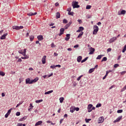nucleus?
<instances>
[{
	"mask_svg": "<svg viewBox=\"0 0 126 126\" xmlns=\"http://www.w3.org/2000/svg\"><path fill=\"white\" fill-rule=\"evenodd\" d=\"M93 29H94V31L93 32V34H94V35L96 34L97 33V32L99 31L98 27L96 25H94L93 27Z\"/></svg>",
	"mask_w": 126,
	"mask_h": 126,
	"instance_id": "obj_1",
	"label": "nucleus"
},
{
	"mask_svg": "<svg viewBox=\"0 0 126 126\" xmlns=\"http://www.w3.org/2000/svg\"><path fill=\"white\" fill-rule=\"evenodd\" d=\"M104 118L103 117H100L98 118V124H102L104 122Z\"/></svg>",
	"mask_w": 126,
	"mask_h": 126,
	"instance_id": "obj_2",
	"label": "nucleus"
},
{
	"mask_svg": "<svg viewBox=\"0 0 126 126\" xmlns=\"http://www.w3.org/2000/svg\"><path fill=\"white\" fill-rule=\"evenodd\" d=\"M23 26H13L12 27V29L13 30H19L20 29H23Z\"/></svg>",
	"mask_w": 126,
	"mask_h": 126,
	"instance_id": "obj_3",
	"label": "nucleus"
},
{
	"mask_svg": "<svg viewBox=\"0 0 126 126\" xmlns=\"http://www.w3.org/2000/svg\"><path fill=\"white\" fill-rule=\"evenodd\" d=\"M93 104H89L87 107L88 109V112L89 113H90L91 112H92V111H93L92 108H93Z\"/></svg>",
	"mask_w": 126,
	"mask_h": 126,
	"instance_id": "obj_4",
	"label": "nucleus"
},
{
	"mask_svg": "<svg viewBox=\"0 0 126 126\" xmlns=\"http://www.w3.org/2000/svg\"><path fill=\"white\" fill-rule=\"evenodd\" d=\"M32 82L29 78L26 79V84H32Z\"/></svg>",
	"mask_w": 126,
	"mask_h": 126,
	"instance_id": "obj_5",
	"label": "nucleus"
},
{
	"mask_svg": "<svg viewBox=\"0 0 126 126\" xmlns=\"http://www.w3.org/2000/svg\"><path fill=\"white\" fill-rule=\"evenodd\" d=\"M89 50H90V53H89V54L90 55H92L94 53V52H95V49L93 47H91L89 48Z\"/></svg>",
	"mask_w": 126,
	"mask_h": 126,
	"instance_id": "obj_6",
	"label": "nucleus"
},
{
	"mask_svg": "<svg viewBox=\"0 0 126 126\" xmlns=\"http://www.w3.org/2000/svg\"><path fill=\"white\" fill-rule=\"evenodd\" d=\"M73 8H79L80 7V5H78V2L75 1L73 4Z\"/></svg>",
	"mask_w": 126,
	"mask_h": 126,
	"instance_id": "obj_7",
	"label": "nucleus"
},
{
	"mask_svg": "<svg viewBox=\"0 0 126 126\" xmlns=\"http://www.w3.org/2000/svg\"><path fill=\"white\" fill-rule=\"evenodd\" d=\"M122 118H123V116H119L116 120H115L113 122V123H117V122H120V121H121V120H122Z\"/></svg>",
	"mask_w": 126,
	"mask_h": 126,
	"instance_id": "obj_8",
	"label": "nucleus"
},
{
	"mask_svg": "<svg viewBox=\"0 0 126 126\" xmlns=\"http://www.w3.org/2000/svg\"><path fill=\"white\" fill-rule=\"evenodd\" d=\"M117 38L116 37H113L109 40V43H111L116 40Z\"/></svg>",
	"mask_w": 126,
	"mask_h": 126,
	"instance_id": "obj_9",
	"label": "nucleus"
},
{
	"mask_svg": "<svg viewBox=\"0 0 126 126\" xmlns=\"http://www.w3.org/2000/svg\"><path fill=\"white\" fill-rule=\"evenodd\" d=\"M46 56H44L42 59H41V62H42V64H45L46 63Z\"/></svg>",
	"mask_w": 126,
	"mask_h": 126,
	"instance_id": "obj_10",
	"label": "nucleus"
},
{
	"mask_svg": "<svg viewBox=\"0 0 126 126\" xmlns=\"http://www.w3.org/2000/svg\"><path fill=\"white\" fill-rule=\"evenodd\" d=\"M64 29L63 28H61L60 29V33L59 34V36H61L62 34L64 33Z\"/></svg>",
	"mask_w": 126,
	"mask_h": 126,
	"instance_id": "obj_11",
	"label": "nucleus"
},
{
	"mask_svg": "<svg viewBox=\"0 0 126 126\" xmlns=\"http://www.w3.org/2000/svg\"><path fill=\"white\" fill-rule=\"evenodd\" d=\"M75 111V106H72L70 108V113H74Z\"/></svg>",
	"mask_w": 126,
	"mask_h": 126,
	"instance_id": "obj_12",
	"label": "nucleus"
},
{
	"mask_svg": "<svg viewBox=\"0 0 126 126\" xmlns=\"http://www.w3.org/2000/svg\"><path fill=\"white\" fill-rule=\"evenodd\" d=\"M37 38L38 40L39 41H41L43 39V36L42 35H38L37 36Z\"/></svg>",
	"mask_w": 126,
	"mask_h": 126,
	"instance_id": "obj_13",
	"label": "nucleus"
},
{
	"mask_svg": "<svg viewBox=\"0 0 126 126\" xmlns=\"http://www.w3.org/2000/svg\"><path fill=\"white\" fill-rule=\"evenodd\" d=\"M8 33H6L5 34H3L0 37V39H4L6 38V36L7 35Z\"/></svg>",
	"mask_w": 126,
	"mask_h": 126,
	"instance_id": "obj_14",
	"label": "nucleus"
},
{
	"mask_svg": "<svg viewBox=\"0 0 126 126\" xmlns=\"http://www.w3.org/2000/svg\"><path fill=\"white\" fill-rule=\"evenodd\" d=\"M42 124V121H39L36 123V124H35V126H40Z\"/></svg>",
	"mask_w": 126,
	"mask_h": 126,
	"instance_id": "obj_15",
	"label": "nucleus"
},
{
	"mask_svg": "<svg viewBox=\"0 0 126 126\" xmlns=\"http://www.w3.org/2000/svg\"><path fill=\"white\" fill-rule=\"evenodd\" d=\"M84 30V28L82 27L79 28V29L76 31L77 32H80L81 31H83Z\"/></svg>",
	"mask_w": 126,
	"mask_h": 126,
	"instance_id": "obj_16",
	"label": "nucleus"
},
{
	"mask_svg": "<svg viewBox=\"0 0 126 126\" xmlns=\"http://www.w3.org/2000/svg\"><path fill=\"white\" fill-rule=\"evenodd\" d=\"M27 119V117L26 116H24V117L22 118H20L19 120V122H23V121H24L25 120H26Z\"/></svg>",
	"mask_w": 126,
	"mask_h": 126,
	"instance_id": "obj_17",
	"label": "nucleus"
},
{
	"mask_svg": "<svg viewBox=\"0 0 126 126\" xmlns=\"http://www.w3.org/2000/svg\"><path fill=\"white\" fill-rule=\"evenodd\" d=\"M82 60V56H79L77 57V61L78 63H80L81 60Z\"/></svg>",
	"mask_w": 126,
	"mask_h": 126,
	"instance_id": "obj_18",
	"label": "nucleus"
},
{
	"mask_svg": "<svg viewBox=\"0 0 126 126\" xmlns=\"http://www.w3.org/2000/svg\"><path fill=\"white\" fill-rule=\"evenodd\" d=\"M38 80H39V78L38 77H36L33 80H32V83H35V82H37V81H38Z\"/></svg>",
	"mask_w": 126,
	"mask_h": 126,
	"instance_id": "obj_19",
	"label": "nucleus"
},
{
	"mask_svg": "<svg viewBox=\"0 0 126 126\" xmlns=\"http://www.w3.org/2000/svg\"><path fill=\"white\" fill-rule=\"evenodd\" d=\"M37 14V12L32 13L30 12L29 13H28V16H33Z\"/></svg>",
	"mask_w": 126,
	"mask_h": 126,
	"instance_id": "obj_20",
	"label": "nucleus"
},
{
	"mask_svg": "<svg viewBox=\"0 0 126 126\" xmlns=\"http://www.w3.org/2000/svg\"><path fill=\"white\" fill-rule=\"evenodd\" d=\"M56 19H59V18H60L61 17V14H60V13L59 12H57L56 13Z\"/></svg>",
	"mask_w": 126,
	"mask_h": 126,
	"instance_id": "obj_21",
	"label": "nucleus"
},
{
	"mask_svg": "<svg viewBox=\"0 0 126 126\" xmlns=\"http://www.w3.org/2000/svg\"><path fill=\"white\" fill-rule=\"evenodd\" d=\"M94 70L95 68H91L89 71V73H92V72H94Z\"/></svg>",
	"mask_w": 126,
	"mask_h": 126,
	"instance_id": "obj_22",
	"label": "nucleus"
},
{
	"mask_svg": "<svg viewBox=\"0 0 126 126\" xmlns=\"http://www.w3.org/2000/svg\"><path fill=\"white\" fill-rule=\"evenodd\" d=\"M103 56H104V55H98V56L96 57V60H100V59L102 58V57Z\"/></svg>",
	"mask_w": 126,
	"mask_h": 126,
	"instance_id": "obj_23",
	"label": "nucleus"
},
{
	"mask_svg": "<svg viewBox=\"0 0 126 126\" xmlns=\"http://www.w3.org/2000/svg\"><path fill=\"white\" fill-rule=\"evenodd\" d=\"M30 106L29 107L30 108L28 109V111H31V110H32V109H33V106L32 105V103H30Z\"/></svg>",
	"mask_w": 126,
	"mask_h": 126,
	"instance_id": "obj_24",
	"label": "nucleus"
},
{
	"mask_svg": "<svg viewBox=\"0 0 126 126\" xmlns=\"http://www.w3.org/2000/svg\"><path fill=\"white\" fill-rule=\"evenodd\" d=\"M53 92V90L49 91L48 92H46L44 93L45 95H47L48 94H50V93H52Z\"/></svg>",
	"mask_w": 126,
	"mask_h": 126,
	"instance_id": "obj_25",
	"label": "nucleus"
},
{
	"mask_svg": "<svg viewBox=\"0 0 126 126\" xmlns=\"http://www.w3.org/2000/svg\"><path fill=\"white\" fill-rule=\"evenodd\" d=\"M84 34V32H81L78 35L77 38H80V37H81Z\"/></svg>",
	"mask_w": 126,
	"mask_h": 126,
	"instance_id": "obj_26",
	"label": "nucleus"
},
{
	"mask_svg": "<svg viewBox=\"0 0 126 126\" xmlns=\"http://www.w3.org/2000/svg\"><path fill=\"white\" fill-rule=\"evenodd\" d=\"M43 99H39L37 100H35V103H37V104H39V103H41V102H43Z\"/></svg>",
	"mask_w": 126,
	"mask_h": 126,
	"instance_id": "obj_27",
	"label": "nucleus"
},
{
	"mask_svg": "<svg viewBox=\"0 0 126 126\" xmlns=\"http://www.w3.org/2000/svg\"><path fill=\"white\" fill-rule=\"evenodd\" d=\"M18 53L21 54H22L23 56H24L25 53L23 52V50L18 51Z\"/></svg>",
	"mask_w": 126,
	"mask_h": 126,
	"instance_id": "obj_28",
	"label": "nucleus"
},
{
	"mask_svg": "<svg viewBox=\"0 0 126 126\" xmlns=\"http://www.w3.org/2000/svg\"><path fill=\"white\" fill-rule=\"evenodd\" d=\"M60 103H63L64 101V97H60L59 99Z\"/></svg>",
	"mask_w": 126,
	"mask_h": 126,
	"instance_id": "obj_29",
	"label": "nucleus"
},
{
	"mask_svg": "<svg viewBox=\"0 0 126 126\" xmlns=\"http://www.w3.org/2000/svg\"><path fill=\"white\" fill-rule=\"evenodd\" d=\"M89 57H87L86 58H85L84 60H83L82 61H81V63H83L84 62H85L88 59Z\"/></svg>",
	"mask_w": 126,
	"mask_h": 126,
	"instance_id": "obj_30",
	"label": "nucleus"
},
{
	"mask_svg": "<svg viewBox=\"0 0 126 126\" xmlns=\"http://www.w3.org/2000/svg\"><path fill=\"white\" fill-rule=\"evenodd\" d=\"M34 38V36L33 35H30V39L31 41H33Z\"/></svg>",
	"mask_w": 126,
	"mask_h": 126,
	"instance_id": "obj_31",
	"label": "nucleus"
},
{
	"mask_svg": "<svg viewBox=\"0 0 126 126\" xmlns=\"http://www.w3.org/2000/svg\"><path fill=\"white\" fill-rule=\"evenodd\" d=\"M13 110L12 108H10L9 110H8L7 112L6 113V114H7L8 115H10V114H11V111Z\"/></svg>",
	"mask_w": 126,
	"mask_h": 126,
	"instance_id": "obj_32",
	"label": "nucleus"
},
{
	"mask_svg": "<svg viewBox=\"0 0 126 126\" xmlns=\"http://www.w3.org/2000/svg\"><path fill=\"white\" fill-rule=\"evenodd\" d=\"M92 119H85V122L86 123H89V122L91 121Z\"/></svg>",
	"mask_w": 126,
	"mask_h": 126,
	"instance_id": "obj_33",
	"label": "nucleus"
},
{
	"mask_svg": "<svg viewBox=\"0 0 126 126\" xmlns=\"http://www.w3.org/2000/svg\"><path fill=\"white\" fill-rule=\"evenodd\" d=\"M23 101H21L18 104H17L16 108H18V107H19V106H20V105H22V104H23Z\"/></svg>",
	"mask_w": 126,
	"mask_h": 126,
	"instance_id": "obj_34",
	"label": "nucleus"
},
{
	"mask_svg": "<svg viewBox=\"0 0 126 126\" xmlns=\"http://www.w3.org/2000/svg\"><path fill=\"white\" fill-rule=\"evenodd\" d=\"M72 22L70 21L66 25V26H67V27H69L72 24Z\"/></svg>",
	"mask_w": 126,
	"mask_h": 126,
	"instance_id": "obj_35",
	"label": "nucleus"
},
{
	"mask_svg": "<svg viewBox=\"0 0 126 126\" xmlns=\"http://www.w3.org/2000/svg\"><path fill=\"white\" fill-rule=\"evenodd\" d=\"M126 51V44L125 45L124 49L122 50V52L124 53Z\"/></svg>",
	"mask_w": 126,
	"mask_h": 126,
	"instance_id": "obj_36",
	"label": "nucleus"
},
{
	"mask_svg": "<svg viewBox=\"0 0 126 126\" xmlns=\"http://www.w3.org/2000/svg\"><path fill=\"white\" fill-rule=\"evenodd\" d=\"M68 14L69 15H71V16H73V15H74V12H68Z\"/></svg>",
	"mask_w": 126,
	"mask_h": 126,
	"instance_id": "obj_37",
	"label": "nucleus"
},
{
	"mask_svg": "<svg viewBox=\"0 0 126 126\" xmlns=\"http://www.w3.org/2000/svg\"><path fill=\"white\" fill-rule=\"evenodd\" d=\"M107 60V57H104L102 60H101V62H103V61H106Z\"/></svg>",
	"mask_w": 126,
	"mask_h": 126,
	"instance_id": "obj_38",
	"label": "nucleus"
},
{
	"mask_svg": "<svg viewBox=\"0 0 126 126\" xmlns=\"http://www.w3.org/2000/svg\"><path fill=\"white\" fill-rule=\"evenodd\" d=\"M123 112V110H122V109H120V110H117V113L118 114L121 113Z\"/></svg>",
	"mask_w": 126,
	"mask_h": 126,
	"instance_id": "obj_39",
	"label": "nucleus"
},
{
	"mask_svg": "<svg viewBox=\"0 0 126 126\" xmlns=\"http://www.w3.org/2000/svg\"><path fill=\"white\" fill-rule=\"evenodd\" d=\"M0 75H1V76H4L5 73L3 71H0Z\"/></svg>",
	"mask_w": 126,
	"mask_h": 126,
	"instance_id": "obj_40",
	"label": "nucleus"
},
{
	"mask_svg": "<svg viewBox=\"0 0 126 126\" xmlns=\"http://www.w3.org/2000/svg\"><path fill=\"white\" fill-rule=\"evenodd\" d=\"M83 75L80 76L79 77L77 78V80L78 81H79L80 80L81 78L82 77H83Z\"/></svg>",
	"mask_w": 126,
	"mask_h": 126,
	"instance_id": "obj_41",
	"label": "nucleus"
},
{
	"mask_svg": "<svg viewBox=\"0 0 126 126\" xmlns=\"http://www.w3.org/2000/svg\"><path fill=\"white\" fill-rule=\"evenodd\" d=\"M92 7V6L91 5H87L86 6V9H91Z\"/></svg>",
	"mask_w": 126,
	"mask_h": 126,
	"instance_id": "obj_42",
	"label": "nucleus"
},
{
	"mask_svg": "<svg viewBox=\"0 0 126 126\" xmlns=\"http://www.w3.org/2000/svg\"><path fill=\"white\" fill-rule=\"evenodd\" d=\"M99 107H101V103H98L96 105V108H99Z\"/></svg>",
	"mask_w": 126,
	"mask_h": 126,
	"instance_id": "obj_43",
	"label": "nucleus"
},
{
	"mask_svg": "<svg viewBox=\"0 0 126 126\" xmlns=\"http://www.w3.org/2000/svg\"><path fill=\"white\" fill-rule=\"evenodd\" d=\"M29 58V56H28L27 55H25V56H24V57H21V59H26Z\"/></svg>",
	"mask_w": 126,
	"mask_h": 126,
	"instance_id": "obj_44",
	"label": "nucleus"
},
{
	"mask_svg": "<svg viewBox=\"0 0 126 126\" xmlns=\"http://www.w3.org/2000/svg\"><path fill=\"white\" fill-rule=\"evenodd\" d=\"M67 22H68V21L66 19H64L63 20V23L66 24L67 23Z\"/></svg>",
	"mask_w": 126,
	"mask_h": 126,
	"instance_id": "obj_45",
	"label": "nucleus"
},
{
	"mask_svg": "<svg viewBox=\"0 0 126 126\" xmlns=\"http://www.w3.org/2000/svg\"><path fill=\"white\" fill-rule=\"evenodd\" d=\"M51 47L52 48H54V47H56V45L54 44V43H52L51 44Z\"/></svg>",
	"mask_w": 126,
	"mask_h": 126,
	"instance_id": "obj_46",
	"label": "nucleus"
},
{
	"mask_svg": "<svg viewBox=\"0 0 126 126\" xmlns=\"http://www.w3.org/2000/svg\"><path fill=\"white\" fill-rule=\"evenodd\" d=\"M126 13V10L121 11V14H125Z\"/></svg>",
	"mask_w": 126,
	"mask_h": 126,
	"instance_id": "obj_47",
	"label": "nucleus"
},
{
	"mask_svg": "<svg viewBox=\"0 0 126 126\" xmlns=\"http://www.w3.org/2000/svg\"><path fill=\"white\" fill-rule=\"evenodd\" d=\"M23 53H25L24 56H26V52H27V49H24V50H23Z\"/></svg>",
	"mask_w": 126,
	"mask_h": 126,
	"instance_id": "obj_48",
	"label": "nucleus"
},
{
	"mask_svg": "<svg viewBox=\"0 0 126 126\" xmlns=\"http://www.w3.org/2000/svg\"><path fill=\"white\" fill-rule=\"evenodd\" d=\"M119 66V64L118 63H116V64H114V67L116 68V67H118Z\"/></svg>",
	"mask_w": 126,
	"mask_h": 126,
	"instance_id": "obj_49",
	"label": "nucleus"
},
{
	"mask_svg": "<svg viewBox=\"0 0 126 126\" xmlns=\"http://www.w3.org/2000/svg\"><path fill=\"white\" fill-rule=\"evenodd\" d=\"M21 113L20 112H17L16 113V116H20Z\"/></svg>",
	"mask_w": 126,
	"mask_h": 126,
	"instance_id": "obj_50",
	"label": "nucleus"
},
{
	"mask_svg": "<svg viewBox=\"0 0 126 126\" xmlns=\"http://www.w3.org/2000/svg\"><path fill=\"white\" fill-rule=\"evenodd\" d=\"M80 108L79 107H75V111H76L78 112V111H79Z\"/></svg>",
	"mask_w": 126,
	"mask_h": 126,
	"instance_id": "obj_51",
	"label": "nucleus"
},
{
	"mask_svg": "<svg viewBox=\"0 0 126 126\" xmlns=\"http://www.w3.org/2000/svg\"><path fill=\"white\" fill-rule=\"evenodd\" d=\"M125 73H126V71H122L121 72V74L122 75H124V74H125Z\"/></svg>",
	"mask_w": 126,
	"mask_h": 126,
	"instance_id": "obj_52",
	"label": "nucleus"
},
{
	"mask_svg": "<svg viewBox=\"0 0 126 126\" xmlns=\"http://www.w3.org/2000/svg\"><path fill=\"white\" fill-rule=\"evenodd\" d=\"M71 9H72L71 8L69 7V8H67V11H68V12H71Z\"/></svg>",
	"mask_w": 126,
	"mask_h": 126,
	"instance_id": "obj_53",
	"label": "nucleus"
},
{
	"mask_svg": "<svg viewBox=\"0 0 126 126\" xmlns=\"http://www.w3.org/2000/svg\"><path fill=\"white\" fill-rule=\"evenodd\" d=\"M66 37L70 38V34H66Z\"/></svg>",
	"mask_w": 126,
	"mask_h": 126,
	"instance_id": "obj_54",
	"label": "nucleus"
},
{
	"mask_svg": "<svg viewBox=\"0 0 126 126\" xmlns=\"http://www.w3.org/2000/svg\"><path fill=\"white\" fill-rule=\"evenodd\" d=\"M70 39V37H65L64 40L66 41H68Z\"/></svg>",
	"mask_w": 126,
	"mask_h": 126,
	"instance_id": "obj_55",
	"label": "nucleus"
},
{
	"mask_svg": "<svg viewBox=\"0 0 126 126\" xmlns=\"http://www.w3.org/2000/svg\"><path fill=\"white\" fill-rule=\"evenodd\" d=\"M126 90V85L122 89V91H125Z\"/></svg>",
	"mask_w": 126,
	"mask_h": 126,
	"instance_id": "obj_56",
	"label": "nucleus"
},
{
	"mask_svg": "<svg viewBox=\"0 0 126 126\" xmlns=\"http://www.w3.org/2000/svg\"><path fill=\"white\" fill-rule=\"evenodd\" d=\"M114 87H115V86H114V85H113V86H111V87L109 88V90H111V89H112V88H114Z\"/></svg>",
	"mask_w": 126,
	"mask_h": 126,
	"instance_id": "obj_57",
	"label": "nucleus"
},
{
	"mask_svg": "<svg viewBox=\"0 0 126 126\" xmlns=\"http://www.w3.org/2000/svg\"><path fill=\"white\" fill-rule=\"evenodd\" d=\"M55 67H56L55 65L50 66V68H52V69L55 68Z\"/></svg>",
	"mask_w": 126,
	"mask_h": 126,
	"instance_id": "obj_58",
	"label": "nucleus"
},
{
	"mask_svg": "<svg viewBox=\"0 0 126 126\" xmlns=\"http://www.w3.org/2000/svg\"><path fill=\"white\" fill-rule=\"evenodd\" d=\"M77 21L79 22V24H81L82 23V21L80 19H78Z\"/></svg>",
	"mask_w": 126,
	"mask_h": 126,
	"instance_id": "obj_59",
	"label": "nucleus"
},
{
	"mask_svg": "<svg viewBox=\"0 0 126 126\" xmlns=\"http://www.w3.org/2000/svg\"><path fill=\"white\" fill-rule=\"evenodd\" d=\"M52 75H53V73H51L50 75H48V77H51V76H52Z\"/></svg>",
	"mask_w": 126,
	"mask_h": 126,
	"instance_id": "obj_60",
	"label": "nucleus"
},
{
	"mask_svg": "<svg viewBox=\"0 0 126 126\" xmlns=\"http://www.w3.org/2000/svg\"><path fill=\"white\" fill-rule=\"evenodd\" d=\"M22 61V59L20 58L18 60L17 62L21 63Z\"/></svg>",
	"mask_w": 126,
	"mask_h": 126,
	"instance_id": "obj_61",
	"label": "nucleus"
},
{
	"mask_svg": "<svg viewBox=\"0 0 126 126\" xmlns=\"http://www.w3.org/2000/svg\"><path fill=\"white\" fill-rule=\"evenodd\" d=\"M17 126H22V124L18 123L17 124Z\"/></svg>",
	"mask_w": 126,
	"mask_h": 126,
	"instance_id": "obj_62",
	"label": "nucleus"
},
{
	"mask_svg": "<svg viewBox=\"0 0 126 126\" xmlns=\"http://www.w3.org/2000/svg\"><path fill=\"white\" fill-rule=\"evenodd\" d=\"M112 50V49L111 48H108L107 49V52H111Z\"/></svg>",
	"mask_w": 126,
	"mask_h": 126,
	"instance_id": "obj_63",
	"label": "nucleus"
},
{
	"mask_svg": "<svg viewBox=\"0 0 126 126\" xmlns=\"http://www.w3.org/2000/svg\"><path fill=\"white\" fill-rule=\"evenodd\" d=\"M9 115L8 114H6L4 116L5 118H7Z\"/></svg>",
	"mask_w": 126,
	"mask_h": 126,
	"instance_id": "obj_64",
	"label": "nucleus"
}]
</instances>
